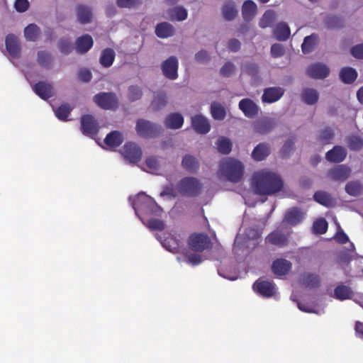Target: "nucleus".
Masks as SVG:
<instances>
[{
    "instance_id": "1",
    "label": "nucleus",
    "mask_w": 363,
    "mask_h": 363,
    "mask_svg": "<svg viewBox=\"0 0 363 363\" xmlns=\"http://www.w3.org/2000/svg\"><path fill=\"white\" fill-rule=\"evenodd\" d=\"M255 193L260 196L273 195L280 191L284 186L281 177L267 169L257 172L252 178Z\"/></svg>"
},
{
    "instance_id": "2",
    "label": "nucleus",
    "mask_w": 363,
    "mask_h": 363,
    "mask_svg": "<svg viewBox=\"0 0 363 363\" xmlns=\"http://www.w3.org/2000/svg\"><path fill=\"white\" fill-rule=\"evenodd\" d=\"M135 214L143 223L151 216H160L163 211L153 198L142 192L138 194L133 201Z\"/></svg>"
},
{
    "instance_id": "3",
    "label": "nucleus",
    "mask_w": 363,
    "mask_h": 363,
    "mask_svg": "<svg viewBox=\"0 0 363 363\" xmlns=\"http://www.w3.org/2000/svg\"><path fill=\"white\" fill-rule=\"evenodd\" d=\"M219 172L228 181L237 183L242 178L244 167L237 160L226 158L220 162Z\"/></svg>"
},
{
    "instance_id": "4",
    "label": "nucleus",
    "mask_w": 363,
    "mask_h": 363,
    "mask_svg": "<svg viewBox=\"0 0 363 363\" xmlns=\"http://www.w3.org/2000/svg\"><path fill=\"white\" fill-rule=\"evenodd\" d=\"M202 184L195 177H186L177 184V189L183 196L195 197L201 194Z\"/></svg>"
},
{
    "instance_id": "5",
    "label": "nucleus",
    "mask_w": 363,
    "mask_h": 363,
    "mask_svg": "<svg viewBox=\"0 0 363 363\" xmlns=\"http://www.w3.org/2000/svg\"><path fill=\"white\" fill-rule=\"evenodd\" d=\"M93 100L104 110H116L118 107V99L113 92H100L94 96Z\"/></svg>"
},
{
    "instance_id": "6",
    "label": "nucleus",
    "mask_w": 363,
    "mask_h": 363,
    "mask_svg": "<svg viewBox=\"0 0 363 363\" xmlns=\"http://www.w3.org/2000/svg\"><path fill=\"white\" fill-rule=\"evenodd\" d=\"M135 130L138 135L144 138L156 137L160 133L158 125L145 119L137 121Z\"/></svg>"
},
{
    "instance_id": "7",
    "label": "nucleus",
    "mask_w": 363,
    "mask_h": 363,
    "mask_svg": "<svg viewBox=\"0 0 363 363\" xmlns=\"http://www.w3.org/2000/svg\"><path fill=\"white\" fill-rule=\"evenodd\" d=\"M188 244L193 251L202 252L211 247V242L207 235L195 233L189 237Z\"/></svg>"
},
{
    "instance_id": "8",
    "label": "nucleus",
    "mask_w": 363,
    "mask_h": 363,
    "mask_svg": "<svg viewBox=\"0 0 363 363\" xmlns=\"http://www.w3.org/2000/svg\"><path fill=\"white\" fill-rule=\"evenodd\" d=\"M80 124L81 130L84 135L94 137L98 134L99 125L93 116L90 114L82 116L80 118Z\"/></svg>"
},
{
    "instance_id": "9",
    "label": "nucleus",
    "mask_w": 363,
    "mask_h": 363,
    "mask_svg": "<svg viewBox=\"0 0 363 363\" xmlns=\"http://www.w3.org/2000/svg\"><path fill=\"white\" fill-rule=\"evenodd\" d=\"M254 291L264 298L272 297L276 293L275 284L273 281L258 279L253 284Z\"/></svg>"
},
{
    "instance_id": "10",
    "label": "nucleus",
    "mask_w": 363,
    "mask_h": 363,
    "mask_svg": "<svg viewBox=\"0 0 363 363\" xmlns=\"http://www.w3.org/2000/svg\"><path fill=\"white\" fill-rule=\"evenodd\" d=\"M156 238L160 242L162 245L168 251L176 253L179 252L181 241L175 235L166 233L156 235Z\"/></svg>"
},
{
    "instance_id": "11",
    "label": "nucleus",
    "mask_w": 363,
    "mask_h": 363,
    "mask_svg": "<svg viewBox=\"0 0 363 363\" xmlns=\"http://www.w3.org/2000/svg\"><path fill=\"white\" fill-rule=\"evenodd\" d=\"M178 60L175 56H171L164 60L161 65L163 74L168 79L174 80L178 77Z\"/></svg>"
},
{
    "instance_id": "12",
    "label": "nucleus",
    "mask_w": 363,
    "mask_h": 363,
    "mask_svg": "<svg viewBox=\"0 0 363 363\" xmlns=\"http://www.w3.org/2000/svg\"><path fill=\"white\" fill-rule=\"evenodd\" d=\"M123 155L132 163L138 162L142 157L140 147L134 143H127L123 147Z\"/></svg>"
},
{
    "instance_id": "13",
    "label": "nucleus",
    "mask_w": 363,
    "mask_h": 363,
    "mask_svg": "<svg viewBox=\"0 0 363 363\" xmlns=\"http://www.w3.org/2000/svg\"><path fill=\"white\" fill-rule=\"evenodd\" d=\"M5 44L6 49L11 57L14 59L20 57L21 54V46L20 40L17 36L14 34H9L6 37Z\"/></svg>"
},
{
    "instance_id": "14",
    "label": "nucleus",
    "mask_w": 363,
    "mask_h": 363,
    "mask_svg": "<svg viewBox=\"0 0 363 363\" xmlns=\"http://www.w3.org/2000/svg\"><path fill=\"white\" fill-rule=\"evenodd\" d=\"M329 73V68L320 62L311 64L306 69L307 75L313 79H324L328 76Z\"/></svg>"
},
{
    "instance_id": "15",
    "label": "nucleus",
    "mask_w": 363,
    "mask_h": 363,
    "mask_svg": "<svg viewBox=\"0 0 363 363\" xmlns=\"http://www.w3.org/2000/svg\"><path fill=\"white\" fill-rule=\"evenodd\" d=\"M238 106L244 115L250 118L257 116L259 111V108L255 102L247 98L240 100Z\"/></svg>"
},
{
    "instance_id": "16",
    "label": "nucleus",
    "mask_w": 363,
    "mask_h": 363,
    "mask_svg": "<svg viewBox=\"0 0 363 363\" xmlns=\"http://www.w3.org/2000/svg\"><path fill=\"white\" fill-rule=\"evenodd\" d=\"M284 89L279 86H272L264 89L262 96L264 103L272 104L279 101L284 94Z\"/></svg>"
},
{
    "instance_id": "17",
    "label": "nucleus",
    "mask_w": 363,
    "mask_h": 363,
    "mask_svg": "<svg viewBox=\"0 0 363 363\" xmlns=\"http://www.w3.org/2000/svg\"><path fill=\"white\" fill-rule=\"evenodd\" d=\"M33 91L42 99L47 100L54 95V89L51 84L38 82L33 87Z\"/></svg>"
},
{
    "instance_id": "18",
    "label": "nucleus",
    "mask_w": 363,
    "mask_h": 363,
    "mask_svg": "<svg viewBox=\"0 0 363 363\" xmlns=\"http://www.w3.org/2000/svg\"><path fill=\"white\" fill-rule=\"evenodd\" d=\"M350 174V169L345 165H338L330 169L328 172V177L333 181L344 182Z\"/></svg>"
},
{
    "instance_id": "19",
    "label": "nucleus",
    "mask_w": 363,
    "mask_h": 363,
    "mask_svg": "<svg viewBox=\"0 0 363 363\" xmlns=\"http://www.w3.org/2000/svg\"><path fill=\"white\" fill-rule=\"evenodd\" d=\"M191 125L195 131L200 134H206L211 129L208 119L202 115H196L191 118Z\"/></svg>"
},
{
    "instance_id": "20",
    "label": "nucleus",
    "mask_w": 363,
    "mask_h": 363,
    "mask_svg": "<svg viewBox=\"0 0 363 363\" xmlns=\"http://www.w3.org/2000/svg\"><path fill=\"white\" fill-rule=\"evenodd\" d=\"M266 242L280 247L286 246L289 242V234H284L278 230H274L267 235Z\"/></svg>"
},
{
    "instance_id": "21",
    "label": "nucleus",
    "mask_w": 363,
    "mask_h": 363,
    "mask_svg": "<svg viewBox=\"0 0 363 363\" xmlns=\"http://www.w3.org/2000/svg\"><path fill=\"white\" fill-rule=\"evenodd\" d=\"M76 16L77 21L82 25L91 23L93 18L91 9L84 4L76 6Z\"/></svg>"
},
{
    "instance_id": "22",
    "label": "nucleus",
    "mask_w": 363,
    "mask_h": 363,
    "mask_svg": "<svg viewBox=\"0 0 363 363\" xmlns=\"http://www.w3.org/2000/svg\"><path fill=\"white\" fill-rule=\"evenodd\" d=\"M94 40L89 34L83 35L76 39L75 48L78 53H86L93 46Z\"/></svg>"
},
{
    "instance_id": "23",
    "label": "nucleus",
    "mask_w": 363,
    "mask_h": 363,
    "mask_svg": "<svg viewBox=\"0 0 363 363\" xmlns=\"http://www.w3.org/2000/svg\"><path fill=\"white\" fill-rule=\"evenodd\" d=\"M347 156V151L345 147L336 145L332 150L327 152L325 158L328 161L340 163L342 162Z\"/></svg>"
},
{
    "instance_id": "24",
    "label": "nucleus",
    "mask_w": 363,
    "mask_h": 363,
    "mask_svg": "<svg viewBox=\"0 0 363 363\" xmlns=\"http://www.w3.org/2000/svg\"><path fill=\"white\" fill-rule=\"evenodd\" d=\"M275 121L272 118H261L254 123L255 132L259 134H267L271 132L275 126Z\"/></svg>"
},
{
    "instance_id": "25",
    "label": "nucleus",
    "mask_w": 363,
    "mask_h": 363,
    "mask_svg": "<svg viewBox=\"0 0 363 363\" xmlns=\"http://www.w3.org/2000/svg\"><path fill=\"white\" fill-rule=\"evenodd\" d=\"M291 262L285 259H277L272 264L273 273L278 276L286 275L291 269Z\"/></svg>"
},
{
    "instance_id": "26",
    "label": "nucleus",
    "mask_w": 363,
    "mask_h": 363,
    "mask_svg": "<svg viewBox=\"0 0 363 363\" xmlns=\"http://www.w3.org/2000/svg\"><path fill=\"white\" fill-rule=\"evenodd\" d=\"M184 123V118L181 113H172L167 116L164 125L169 129H179Z\"/></svg>"
},
{
    "instance_id": "27",
    "label": "nucleus",
    "mask_w": 363,
    "mask_h": 363,
    "mask_svg": "<svg viewBox=\"0 0 363 363\" xmlns=\"http://www.w3.org/2000/svg\"><path fill=\"white\" fill-rule=\"evenodd\" d=\"M354 296V292L352 289L343 284L337 285L334 289V298L344 301L351 299Z\"/></svg>"
},
{
    "instance_id": "28",
    "label": "nucleus",
    "mask_w": 363,
    "mask_h": 363,
    "mask_svg": "<svg viewBox=\"0 0 363 363\" xmlns=\"http://www.w3.org/2000/svg\"><path fill=\"white\" fill-rule=\"evenodd\" d=\"M175 29L172 25L167 22H162L157 25L155 34L160 38H167L173 36Z\"/></svg>"
},
{
    "instance_id": "29",
    "label": "nucleus",
    "mask_w": 363,
    "mask_h": 363,
    "mask_svg": "<svg viewBox=\"0 0 363 363\" xmlns=\"http://www.w3.org/2000/svg\"><path fill=\"white\" fill-rule=\"evenodd\" d=\"M303 218V212L298 208H292L286 213L284 220L291 225H296L301 223Z\"/></svg>"
},
{
    "instance_id": "30",
    "label": "nucleus",
    "mask_w": 363,
    "mask_h": 363,
    "mask_svg": "<svg viewBox=\"0 0 363 363\" xmlns=\"http://www.w3.org/2000/svg\"><path fill=\"white\" fill-rule=\"evenodd\" d=\"M270 154V147L267 143H259L252 152V158L256 161L264 160Z\"/></svg>"
},
{
    "instance_id": "31",
    "label": "nucleus",
    "mask_w": 363,
    "mask_h": 363,
    "mask_svg": "<svg viewBox=\"0 0 363 363\" xmlns=\"http://www.w3.org/2000/svg\"><path fill=\"white\" fill-rule=\"evenodd\" d=\"M257 7L252 0H247L242 7V14L245 21H251L257 13Z\"/></svg>"
},
{
    "instance_id": "32",
    "label": "nucleus",
    "mask_w": 363,
    "mask_h": 363,
    "mask_svg": "<svg viewBox=\"0 0 363 363\" xmlns=\"http://www.w3.org/2000/svg\"><path fill=\"white\" fill-rule=\"evenodd\" d=\"M123 142V137L121 133L113 130L109 133L104 139V143L109 147H117Z\"/></svg>"
},
{
    "instance_id": "33",
    "label": "nucleus",
    "mask_w": 363,
    "mask_h": 363,
    "mask_svg": "<svg viewBox=\"0 0 363 363\" xmlns=\"http://www.w3.org/2000/svg\"><path fill=\"white\" fill-rule=\"evenodd\" d=\"M116 54L112 48H106L102 50L99 59L100 64L105 68L110 67L115 60Z\"/></svg>"
},
{
    "instance_id": "34",
    "label": "nucleus",
    "mask_w": 363,
    "mask_h": 363,
    "mask_svg": "<svg viewBox=\"0 0 363 363\" xmlns=\"http://www.w3.org/2000/svg\"><path fill=\"white\" fill-rule=\"evenodd\" d=\"M290 28L286 23H278L274 30L276 38L279 41H286L290 36Z\"/></svg>"
},
{
    "instance_id": "35",
    "label": "nucleus",
    "mask_w": 363,
    "mask_h": 363,
    "mask_svg": "<svg viewBox=\"0 0 363 363\" xmlns=\"http://www.w3.org/2000/svg\"><path fill=\"white\" fill-rule=\"evenodd\" d=\"M167 104V100L166 94L164 91H157L154 96L150 107L153 111H157L164 108Z\"/></svg>"
},
{
    "instance_id": "36",
    "label": "nucleus",
    "mask_w": 363,
    "mask_h": 363,
    "mask_svg": "<svg viewBox=\"0 0 363 363\" xmlns=\"http://www.w3.org/2000/svg\"><path fill=\"white\" fill-rule=\"evenodd\" d=\"M357 77V72L354 68L347 67L340 72V78L345 84L353 83Z\"/></svg>"
},
{
    "instance_id": "37",
    "label": "nucleus",
    "mask_w": 363,
    "mask_h": 363,
    "mask_svg": "<svg viewBox=\"0 0 363 363\" xmlns=\"http://www.w3.org/2000/svg\"><path fill=\"white\" fill-rule=\"evenodd\" d=\"M182 166L189 172H195L199 169V164L195 157L186 155L182 161Z\"/></svg>"
},
{
    "instance_id": "38",
    "label": "nucleus",
    "mask_w": 363,
    "mask_h": 363,
    "mask_svg": "<svg viewBox=\"0 0 363 363\" xmlns=\"http://www.w3.org/2000/svg\"><path fill=\"white\" fill-rule=\"evenodd\" d=\"M318 38V35L315 33H313L311 35L306 36L301 45L303 52L305 54L311 52L317 44Z\"/></svg>"
},
{
    "instance_id": "39",
    "label": "nucleus",
    "mask_w": 363,
    "mask_h": 363,
    "mask_svg": "<svg viewBox=\"0 0 363 363\" xmlns=\"http://www.w3.org/2000/svg\"><path fill=\"white\" fill-rule=\"evenodd\" d=\"M302 282L306 287L315 289L320 286V279L318 274L307 273L303 276Z\"/></svg>"
},
{
    "instance_id": "40",
    "label": "nucleus",
    "mask_w": 363,
    "mask_h": 363,
    "mask_svg": "<svg viewBox=\"0 0 363 363\" xmlns=\"http://www.w3.org/2000/svg\"><path fill=\"white\" fill-rule=\"evenodd\" d=\"M354 245L352 242H350L347 250H342L337 253V262L340 265L350 263L352 257L350 252H354Z\"/></svg>"
},
{
    "instance_id": "41",
    "label": "nucleus",
    "mask_w": 363,
    "mask_h": 363,
    "mask_svg": "<svg viewBox=\"0 0 363 363\" xmlns=\"http://www.w3.org/2000/svg\"><path fill=\"white\" fill-rule=\"evenodd\" d=\"M301 97L304 103L313 105L318 100V94L315 89L306 88L302 91Z\"/></svg>"
},
{
    "instance_id": "42",
    "label": "nucleus",
    "mask_w": 363,
    "mask_h": 363,
    "mask_svg": "<svg viewBox=\"0 0 363 363\" xmlns=\"http://www.w3.org/2000/svg\"><path fill=\"white\" fill-rule=\"evenodd\" d=\"M40 34V30L39 27L34 24L30 23L26 26L24 29V35L27 40L35 41Z\"/></svg>"
},
{
    "instance_id": "43",
    "label": "nucleus",
    "mask_w": 363,
    "mask_h": 363,
    "mask_svg": "<svg viewBox=\"0 0 363 363\" xmlns=\"http://www.w3.org/2000/svg\"><path fill=\"white\" fill-rule=\"evenodd\" d=\"M211 113L215 120L222 121L226 116L225 108L219 103L213 102L211 106Z\"/></svg>"
},
{
    "instance_id": "44",
    "label": "nucleus",
    "mask_w": 363,
    "mask_h": 363,
    "mask_svg": "<svg viewBox=\"0 0 363 363\" xmlns=\"http://www.w3.org/2000/svg\"><path fill=\"white\" fill-rule=\"evenodd\" d=\"M314 200L318 203L330 207L333 205V201L329 194L325 191H316L313 195Z\"/></svg>"
},
{
    "instance_id": "45",
    "label": "nucleus",
    "mask_w": 363,
    "mask_h": 363,
    "mask_svg": "<svg viewBox=\"0 0 363 363\" xmlns=\"http://www.w3.org/2000/svg\"><path fill=\"white\" fill-rule=\"evenodd\" d=\"M52 55L46 51H39L37 56V62L38 64L46 69H49L52 65Z\"/></svg>"
},
{
    "instance_id": "46",
    "label": "nucleus",
    "mask_w": 363,
    "mask_h": 363,
    "mask_svg": "<svg viewBox=\"0 0 363 363\" xmlns=\"http://www.w3.org/2000/svg\"><path fill=\"white\" fill-rule=\"evenodd\" d=\"M72 110V108L68 104H61L55 110V116L58 119L63 121H67Z\"/></svg>"
},
{
    "instance_id": "47",
    "label": "nucleus",
    "mask_w": 363,
    "mask_h": 363,
    "mask_svg": "<svg viewBox=\"0 0 363 363\" xmlns=\"http://www.w3.org/2000/svg\"><path fill=\"white\" fill-rule=\"evenodd\" d=\"M222 11L223 18L227 21L234 19L238 14V11L232 2L225 4L223 6Z\"/></svg>"
},
{
    "instance_id": "48",
    "label": "nucleus",
    "mask_w": 363,
    "mask_h": 363,
    "mask_svg": "<svg viewBox=\"0 0 363 363\" xmlns=\"http://www.w3.org/2000/svg\"><path fill=\"white\" fill-rule=\"evenodd\" d=\"M218 151L223 155L230 153L232 149L230 140L225 137H220L217 141Z\"/></svg>"
},
{
    "instance_id": "49",
    "label": "nucleus",
    "mask_w": 363,
    "mask_h": 363,
    "mask_svg": "<svg viewBox=\"0 0 363 363\" xmlns=\"http://www.w3.org/2000/svg\"><path fill=\"white\" fill-rule=\"evenodd\" d=\"M346 143L351 150L357 151L363 147V140L357 135H350L347 137Z\"/></svg>"
},
{
    "instance_id": "50",
    "label": "nucleus",
    "mask_w": 363,
    "mask_h": 363,
    "mask_svg": "<svg viewBox=\"0 0 363 363\" xmlns=\"http://www.w3.org/2000/svg\"><path fill=\"white\" fill-rule=\"evenodd\" d=\"M169 14L172 20L184 21L187 18V11L181 6H176L169 10Z\"/></svg>"
},
{
    "instance_id": "51",
    "label": "nucleus",
    "mask_w": 363,
    "mask_h": 363,
    "mask_svg": "<svg viewBox=\"0 0 363 363\" xmlns=\"http://www.w3.org/2000/svg\"><path fill=\"white\" fill-rule=\"evenodd\" d=\"M334 138L333 130L327 127L323 129L317 138V140L323 145L330 144Z\"/></svg>"
},
{
    "instance_id": "52",
    "label": "nucleus",
    "mask_w": 363,
    "mask_h": 363,
    "mask_svg": "<svg viewBox=\"0 0 363 363\" xmlns=\"http://www.w3.org/2000/svg\"><path fill=\"white\" fill-rule=\"evenodd\" d=\"M143 223L151 230L162 231L165 228L164 222L157 218H147Z\"/></svg>"
},
{
    "instance_id": "53",
    "label": "nucleus",
    "mask_w": 363,
    "mask_h": 363,
    "mask_svg": "<svg viewBox=\"0 0 363 363\" xmlns=\"http://www.w3.org/2000/svg\"><path fill=\"white\" fill-rule=\"evenodd\" d=\"M328 222L325 218H318L313 225V229L316 234H324L328 230Z\"/></svg>"
},
{
    "instance_id": "54",
    "label": "nucleus",
    "mask_w": 363,
    "mask_h": 363,
    "mask_svg": "<svg viewBox=\"0 0 363 363\" xmlns=\"http://www.w3.org/2000/svg\"><path fill=\"white\" fill-rule=\"evenodd\" d=\"M143 96L142 89L135 85L130 86L128 88V98L130 101L139 100Z\"/></svg>"
},
{
    "instance_id": "55",
    "label": "nucleus",
    "mask_w": 363,
    "mask_h": 363,
    "mask_svg": "<svg viewBox=\"0 0 363 363\" xmlns=\"http://www.w3.org/2000/svg\"><path fill=\"white\" fill-rule=\"evenodd\" d=\"M274 21V13L271 11H266L259 22L261 28H267L272 26Z\"/></svg>"
},
{
    "instance_id": "56",
    "label": "nucleus",
    "mask_w": 363,
    "mask_h": 363,
    "mask_svg": "<svg viewBox=\"0 0 363 363\" xmlns=\"http://www.w3.org/2000/svg\"><path fill=\"white\" fill-rule=\"evenodd\" d=\"M57 46L60 51L65 55L70 53L72 50L70 40L66 38H61L57 43Z\"/></svg>"
},
{
    "instance_id": "57",
    "label": "nucleus",
    "mask_w": 363,
    "mask_h": 363,
    "mask_svg": "<svg viewBox=\"0 0 363 363\" xmlns=\"http://www.w3.org/2000/svg\"><path fill=\"white\" fill-rule=\"evenodd\" d=\"M141 4V0H116V4L119 8L134 9Z\"/></svg>"
},
{
    "instance_id": "58",
    "label": "nucleus",
    "mask_w": 363,
    "mask_h": 363,
    "mask_svg": "<svg viewBox=\"0 0 363 363\" xmlns=\"http://www.w3.org/2000/svg\"><path fill=\"white\" fill-rule=\"evenodd\" d=\"M345 190L350 195L357 196L361 192L362 186L358 182H352L346 184Z\"/></svg>"
},
{
    "instance_id": "59",
    "label": "nucleus",
    "mask_w": 363,
    "mask_h": 363,
    "mask_svg": "<svg viewBox=\"0 0 363 363\" xmlns=\"http://www.w3.org/2000/svg\"><path fill=\"white\" fill-rule=\"evenodd\" d=\"M294 145V141L293 139L287 140L285 143L283 145L281 149L280 150V155L281 157H287L290 152L293 150Z\"/></svg>"
},
{
    "instance_id": "60",
    "label": "nucleus",
    "mask_w": 363,
    "mask_h": 363,
    "mask_svg": "<svg viewBox=\"0 0 363 363\" xmlns=\"http://www.w3.org/2000/svg\"><path fill=\"white\" fill-rule=\"evenodd\" d=\"M235 67L230 62H225L220 69V74L224 77H228L233 74Z\"/></svg>"
},
{
    "instance_id": "61",
    "label": "nucleus",
    "mask_w": 363,
    "mask_h": 363,
    "mask_svg": "<svg viewBox=\"0 0 363 363\" xmlns=\"http://www.w3.org/2000/svg\"><path fill=\"white\" fill-rule=\"evenodd\" d=\"M145 164L150 172L157 171L159 169V162L157 159L154 156L147 157L145 160Z\"/></svg>"
},
{
    "instance_id": "62",
    "label": "nucleus",
    "mask_w": 363,
    "mask_h": 363,
    "mask_svg": "<svg viewBox=\"0 0 363 363\" xmlns=\"http://www.w3.org/2000/svg\"><path fill=\"white\" fill-rule=\"evenodd\" d=\"M325 23L328 28H338L342 26V21L340 18L333 16L328 17Z\"/></svg>"
},
{
    "instance_id": "63",
    "label": "nucleus",
    "mask_w": 363,
    "mask_h": 363,
    "mask_svg": "<svg viewBox=\"0 0 363 363\" xmlns=\"http://www.w3.org/2000/svg\"><path fill=\"white\" fill-rule=\"evenodd\" d=\"M285 50L281 44L275 43L271 47V55L273 57H279L284 55Z\"/></svg>"
},
{
    "instance_id": "64",
    "label": "nucleus",
    "mask_w": 363,
    "mask_h": 363,
    "mask_svg": "<svg viewBox=\"0 0 363 363\" xmlns=\"http://www.w3.org/2000/svg\"><path fill=\"white\" fill-rule=\"evenodd\" d=\"M351 54L357 59H363V44H358L352 47Z\"/></svg>"
}]
</instances>
